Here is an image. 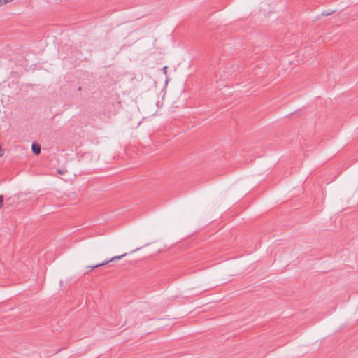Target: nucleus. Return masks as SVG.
I'll return each mask as SVG.
<instances>
[{
	"instance_id": "obj_1",
	"label": "nucleus",
	"mask_w": 358,
	"mask_h": 358,
	"mask_svg": "<svg viewBox=\"0 0 358 358\" xmlns=\"http://www.w3.org/2000/svg\"><path fill=\"white\" fill-rule=\"evenodd\" d=\"M126 255H127V254H126V253H124V254L121 255L114 256V257H113L110 260L106 261V262H104L101 263V264H96V265H94V267H99V266H102L106 265V264H108L109 262H114V261H116V260H120V259H121L122 258H123L124 257H125Z\"/></svg>"
},
{
	"instance_id": "obj_2",
	"label": "nucleus",
	"mask_w": 358,
	"mask_h": 358,
	"mask_svg": "<svg viewBox=\"0 0 358 358\" xmlns=\"http://www.w3.org/2000/svg\"><path fill=\"white\" fill-rule=\"evenodd\" d=\"M32 151L36 155H39L41 152V146L38 144L32 145Z\"/></svg>"
},
{
	"instance_id": "obj_3",
	"label": "nucleus",
	"mask_w": 358,
	"mask_h": 358,
	"mask_svg": "<svg viewBox=\"0 0 358 358\" xmlns=\"http://www.w3.org/2000/svg\"><path fill=\"white\" fill-rule=\"evenodd\" d=\"M13 0H0V6H4L6 3L13 1Z\"/></svg>"
},
{
	"instance_id": "obj_4",
	"label": "nucleus",
	"mask_w": 358,
	"mask_h": 358,
	"mask_svg": "<svg viewBox=\"0 0 358 358\" xmlns=\"http://www.w3.org/2000/svg\"><path fill=\"white\" fill-rule=\"evenodd\" d=\"M3 196L2 195H0V208H1V206L3 205Z\"/></svg>"
},
{
	"instance_id": "obj_5",
	"label": "nucleus",
	"mask_w": 358,
	"mask_h": 358,
	"mask_svg": "<svg viewBox=\"0 0 358 358\" xmlns=\"http://www.w3.org/2000/svg\"><path fill=\"white\" fill-rule=\"evenodd\" d=\"M333 13H334V11L324 13H323V15H324V16H328V15H329L332 14Z\"/></svg>"
},
{
	"instance_id": "obj_6",
	"label": "nucleus",
	"mask_w": 358,
	"mask_h": 358,
	"mask_svg": "<svg viewBox=\"0 0 358 358\" xmlns=\"http://www.w3.org/2000/svg\"><path fill=\"white\" fill-rule=\"evenodd\" d=\"M167 69H168L167 66L163 67L162 71H163L164 74L167 73Z\"/></svg>"
},
{
	"instance_id": "obj_7",
	"label": "nucleus",
	"mask_w": 358,
	"mask_h": 358,
	"mask_svg": "<svg viewBox=\"0 0 358 358\" xmlns=\"http://www.w3.org/2000/svg\"><path fill=\"white\" fill-rule=\"evenodd\" d=\"M4 152L3 150H2L1 147L0 146V157L3 156Z\"/></svg>"
},
{
	"instance_id": "obj_8",
	"label": "nucleus",
	"mask_w": 358,
	"mask_h": 358,
	"mask_svg": "<svg viewBox=\"0 0 358 358\" xmlns=\"http://www.w3.org/2000/svg\"><path fill=\"white\" fill-rule=\"evenodd\" d=\"M141 248H136V249L134 250L131 252H136V251H138V250H140Z\"/></svg>"
},
{
	"instance_id": "obj_9",
	"label": "nucleus",
	"mask_w": 358,
	"mask_h": 358,
	"mask_svg": "<svg viewBox=\"0 0 358 358\" xmlns=\"http://www.w3.org/2000/svg\"><path fill=\"white\" fill-rule=\"evenodd\" d=\"M94 266H88L89 268L90 269H93V268H95L96 267H94Z\"/></svg>"
}]
</instances>
